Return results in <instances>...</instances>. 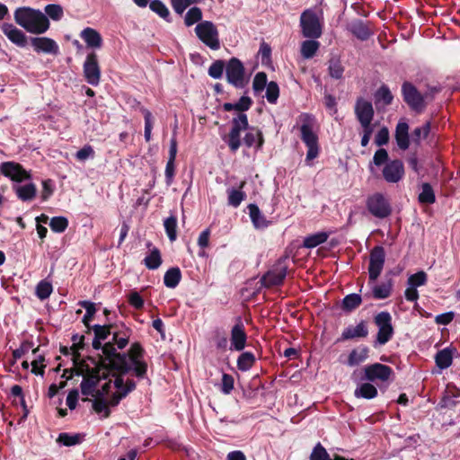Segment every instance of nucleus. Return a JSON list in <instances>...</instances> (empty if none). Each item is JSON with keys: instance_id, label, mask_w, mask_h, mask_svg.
I'll return each instance as SVG.
<instances>
[{"instance_id": "nucleus-7", "label": "nucleus", "mask_w": 460, "mask_h": 460, "mask_svg": "<svg viewBox=\"0 0 460 460\" xmlns=\"http://www.w3.org/2000/svg\"><path fill=\"white\" fill-rule=\"evenodd\" d=\"M248 128V119L243 113L239 112L232 121V128L227 137L226 142L233 152H235L241 146V132Z\"/></svg>"}, {"instance_id": "nucleus-1", "label": "nucleus", "mask_w": 460, "mask_h": 460, "mask_svg": "<svg viewBox=\"0 0 460 460\" xmlns=\"http://www.w3.org/2000/svg\"><path fill=\"white\" fill-rule=\"evenodd\" d=\"M110 365L111 371H107L94 360L88 359L77 367V376H83L81 392L93 398V408L102 418H108L110 407L117 406L136 388L132 379L125 378L128 367L124 357L118 356Z\"/></svg>"}, {"instance_id": "nucleus-11", "label": "nucleus", "mask_w": 460, "mask_h": 460, "mask_svg": "<svg viewBox=\"0 0 460 460\" xmlns=\"http://www.w3.org/2000/svg\"><path fill=\"white\" fill-rule=\"evenodd\" d=\"M226 73L230 84L236 87L244 85V67L239 59L236 58H231L226 66Z\"/></svg>"}, {"instance_id": "nucleus-29", "label": "nucleus", "mask_w": 460, "mask_h": 460, "mask_svg": "<svg viewBox=\"0 0 460 460\" xmlns=\"http://www.w3.org/2000/svg\"><path fill=\"white\" fill-rule=\"evenodd\" d=\"M354 395L357 398L373 399L377 395L376 387L370 383H362L354 391Z\"/></svg>"}, {"instance_id": "nucleus-10", "label": "nucleus", "mask_w": 460, "mask_h": 460, "mask_svg": "<svg viewBox=\"0 0 460 460\" xmlns=\"http://www.w3.org/2000/svg\"><path fill=\"white\" fill-rule=\"evenodd\" d=\"M143 349L140 347L139 344H133L129 349L128 356L131 363V367H128V361L126 360L128 370L132 368L135 372L136 376L138 378H144L146 371H147V365L146 362L141 360ZM128 372V371H127ZM127 374H125V378H128L127 376Z\"/></svg>"}, {"instance_id": "nucleus-47", "label": "nucleus", "mask_w": 460, "mask_h": 460, "mask_svg": "<svg viewBox=\"0 0 460 460\" xmlns=\"http://www.w3.org/2000/svg\"><path fill=\"white\" fill-rule=\"evenodd\" d=\"M202 18L201 10L199 7L190 8L184 18L185 24L187 26H191L195 22H198Z\"/></svg>"}, {"instance_id": "nucleus-6", "label": "nucleus", "mask_w": 460, "mask_h": 460, "mask_svg": "<svg viewBox=\"0 0 460 460\" xmlns=\"http://www.w3.org/2000/svg\"><path fill=\"white\" fill-rule=\"evenodd\" d=\"M195 32L198 38L211 49L217 50L220 48L218 31L215 24L209 21L199 22Z\"/></svg>"}, {"instance_id": "nucleus-52", "label": "nucleus", "mask_w": 460, "mask_h": 460, "mask_svg": "<svg viewBox=\"0 0 460 460\" xmlns=\"http://www.w3.org/2000/svg\"><path fill=\"white\" fill-rule=\"evenodd\" d=\"M150 9L157 13L160 17L165 19L169 16V10L165 4L160 0H154L149 4Z\"/></svg>"}, {"instance_id": "nucleus-54", "label": "nucleus", "mask_w": 460, "mask_h": 460, "mask_svg": "<svg viewBox=\"0 0 460 460\" xmlns=\"http://www.w3.org/2000/svg\"><path fill=\"white\" fill-rule=\"evenodd\" d=\"M45 12L55 21L60 20L63 16V8L58 4H48L45 7Z\"/></svg>"}, {"instance_id": "nucleus-3", "label": "nucleus", "mask_w": 460, "mask_h": 460, "mask_svg": "<svg viewBox=\"0 0 460 460\" xmlns=\"http://www.w3.org/2000/svg\"><path fill=\"white\" fill-rule=\"evenodd\" d=\"M302 34L305 38L318 39L323 33L322 13L312 9L305 10L300 16Z\"/></svg>"}, {"instance_id": "nucleus-5", "label": "nucleus", "mask_w": 460, "mask_h": 460, "mask_svg": "<svg viewBox=\"0 0 460 460\" xmlns=\"http://www.w3.org/2000/svg\"><path fill=\"white\" fill-rule=\"evenodd\" d=\"M102 341H101V340H99L98 338L95 337L94 340L93 341V347L95 349H102L103 354L106 356V358L103 359L102 362L97 361L93 358H87L82 359L80 361L75 360V367H74L73 371L75 372V375H77V367L82 362H84L85 360H88V359H93V360H94L98 364V366L100 367H105V369H107V371H111V367L110 365L111 361H112L118 356L124 357L126 358V355H124V354L121 355L119 353H116V349L114 348V345L111 342H107L104 345H102Z\"/></svg>"}, {"instance_id": "nucleus-56", "label": "nucleus", "mask_w": 460, "mask_h": 460, "mask_svg": "<svg viewBox=\"0 0 460 460\" xmlns=\"http://www.w3.org/2000/svg\"><path fill=\"white\" fill-rule=\"evenodd\" d=\"M224 66V62L221 60L214 62L208 68V75L215 79L220 78L223 75Z\"/></svg>"}, {"instance_id": "nucleus-58", "label": "nucleus", "mask_w": 460, "mask_h": 460, "mask_svg": "<svg viewBox=\"0 0 460 460\" xmlns=\"http://www.w3.org/2000/svg\"><path fill=\"white\" fill-rule=\"evenodd\" d=\"M430 131V123L427 122L422 127L417 128L413 131V140L415 142H420L421 138H425L428 137Z\"/></svg>"}, {"instance_id": "nucleus-51", "label": "nucleus", "mask_w": 460, "mask_h": 460, "mask_svg": "<svg viewBox=\"0 0 460 460\" xmlns=\"http://www.w3.org/2000/svg\"><path fill=\"white\" fill-rule=\"evenodd\" d=\"M68 222L66 217H55L50 220L49 226L52 231L62 233L67 227Z\"/></svg>"}, {"instance_id": "nucleus-37", "label": "nucleus", "mask_w": 460, "mask_h": 460, "mask_svg": "<svg viewBox=\"0 0 460 460\" xmlns=\"http://www.w3.org/2000/svg\"><path fill=\"white\" fill-rule=\"evenodd\" d=\"M320 48V43L315 40H305L301 44V55L304 58H312Z\"/></svg>"}, {"instance_id": "nucleus-27", "label": "nucleus", "mask_w": 460, "mask_h": 460, "mask_svg": "<svg viewBox=\"0 0 460 460\" xmlns=\"http://www.w3.org/2000/svg\"><path fill=\"white\" fill-rule=\"evenodd\" d=\"M13 190L17 197L22 201H30L33 199L37 193V188L34 183L17 185L13 187Z\"/></svg>"}, {"instance_id": "nucleus-38", "label": "nucleus", "mask_w": 460, "mask_h": 460, "mask_svg": "<svg viewBox=\"0 0 460 460\" xmlns=\"http://www.w3.org/2000/svg\"><path fill=\"white\" fill-rule=\"evenodd\" d=\"M254 361L255 357L252 352H243L237 359V367L242 371H247L252 367Z\"/></svg>"}, {"instance_id": "nucleus-43", "label": "nucleus", "mask_w": 460, "mask_h": 460, "mask_svg": "<svg viewBox=\"0 0 460 460\" xmlns=\"http://www.w3.org/2000/svg\"><path fill=\"white\" fill-rule=\"evenodd\" d=\"M165 232L170 239V241L173 242L177 238V218L173 216L166 218L164 223Z\"/></svg>"}, {"instance_id": "nucleus-17", "label": "nucleus", "mask_w": 460, "mask_h": 460, "mask_svg": "<svg viewBox=\"0 0 460 460\" xmlns=\"http://www.w3.org/2000/svg\"><path fill=\"white\" fill-rule=\"evenodd\" d=\"M246 333L244 331V326L241 321L235 323L231 330V348L230 349H234L237 351H241L244 349L246 345Z\"/></svg>"}, {"instance_id": "nucleus-45", "label": "nucleus", "mask_w": 460, "mask_h": 460, "mask_svg": "<svg viewBox=\"0 0 460 460\" xmlns=\"http://www.w3.org/2000/svg\"><path fill=\"white\" fill-rule=\"evenodd\" d=\"M361 296L358 294H350L344 297L342 301L343 308L348 311H352L361 304Z\"/></svg>"}, {"instance_id": "nucleus-33", "label": "nucleus", "mask_w": 460, "mask_h": 460, "mask_svg": "<svg viewBox=\"0 0 460 460\" xmlns=\"http://www.w3.org/2000/svg\"><path fill=\"white\" fill-rule=\"evenodd\" d=\"M368 357V349L366 347L353 349L348 359V364L351 367L364 362Z\"/></svg>"}, {"instance_id": "nucleus-50", "label": "nucleus", "mask_w": 460, "mask_h": 460, "mask_svg": "<svg viewBox=\"0 0 460 460\" xmlns=\"http://www.w3.org/2000/svg\"><path fill=\"white\" fill-rule=\"evenodd\" d=\"M142 113L145 118V139L146 142H149L151 140V132L153 128V116L146 109H142Z\"/></svg>"}, {"instance_id": "nucleus-12", "label": "nucleus", "mask_w": 460, "mask_h": 460, "mask_svg": "<svg viewBox=\"0 0 460 460\" xmlns=\"http://www.w3.org/2000/svg\"><path fill=\"white\" fill-rule=\"evenodd\" d=\"M84 75L88 84L96 86L100 83L101 69L97 55L93 52L87 55L84 64Z\"/></svg>"}, {"instance_id": "nucleus-20", "label": "nucleus", "mask_w": 460, "mask_h": 460, "mask_svg": "<svg viewBox=\"0 0 460 460\" xmlns=\"http://www.w3.org/2000/svg\"><path fill=\"white\" fill-rule=\"evenodd\" d=\"M355 112L359 122L372 121L374 117L372 103L362 98L357 101Z\"/></svg>"}, {"instance_id": "nucleus-19", "label": "nucleus", "mask_w": 460, "mask_h": 460, "mask_svg": "<svg viewBox=\"0 0 460 460\" xmlns=\"http://www.w3.org/2000/svg\"><path fill=\"white\" fill-rule=\"evenodd\" d=\"M348 30L358 40H366L372 35V30L367 22L360 19L352 20L348 24Z\"/></svg>"}, {"instance_id": "nucleus-4", "label": "nucleus", "mask_w": 460, "mask_h": 460, "mask_svg": "<svg viewBox=\"0 0 460 460\" xmlns=\"http://www.w3.org/2000/svg\"><path fill=\"white\" fill-rule=\"evenodd\" d=\"M301 137L308 150L306 154V161H312L318 156V137L313 131L314 119L309 114H302Z\"/></svg>"}, {"instance_id": "nucleus-42", "label": "nucleus", "mask_w": 460, "mask_h": 460, "mask_svg": "<svg viewBox=\"0 0 460 460\" xmlns=\"http://www.w3.org/2000/svg\"><path fill=\"white\" fill-rule=\"evenodd\" d=\"M329 75L334 79H341L342 77L344 68L341 61L337 58H332L329 61Z\"/></svg>"}, {"instance_id": "nucleus-53", "label": "nucleus", "mask_w": 460, "mask_h": 460, "mask_svg": "<svg viewBox=\"0 0 460 460\" xmlns=\"http://www.w3.org/2000/svg\"><path fill=\"white\" fill-rule=\"evenodd\" d=\"M427 281V274L424 271H419L413 275H411L408 279V286L418 287L423 286Z\"/></svg>"}, {"instance_id": "nucleus-40", "label": "nucleus", "mask_w": 460, "mask_h": 460, "mask_svg": "<svg viewBox=\"0 0 460 460\" xmlns=\"http://www.w3.org/2000/svg\"><path fill=\"white\" fill-rule=\"evenodd\" d=\"M434 191L429 183H423L421 186V192L419 194V200L420 203L432 204L435 202Z\"/></svg>"}, {"instance_id": "nucleus-41", "label": "nucleus", "mask_w": 460, "mask_h": 460, "mask_svg": "<svg viewBox=\"0 0 460 460\" xmlns=\"http://www.w3.org/2000/svg\"><path fill=\"white\" fill-rule=\"evenodd\" d=\"M52 291V285L47 280H41L36 287V296L40 300L48 298L51 295Z\"/></svg>"}, {"instance_id": "nucleus-63", "label": "nucleus", "mask_w": 460, "mask_h": 460, "mask_svg": "<svg viewBox=\"0 0 460 460\" xmlns=\"http://www.w3.org/2000/svg\"><path fill=\"white\" fill-rule=\"evenodd\" d=\"M128 302L137 309H140L144 305V300L137 292L130 293Z\"/></svg>"}, {"instance_id": "nucleus-23", "label": "nucleus", "mask_w": 460, "mask_h": 460, "mask_svg": "<svg viewBox=\"0 0 460 460\" xmlns=\"http://www.w3.org/2000/svg\"><path fill=\"white\" fill-rule=\"evenodd\" d=\"M80 37L84 40L87 47L92 49H101L102 46V38L101 34L94 29L87 27L84 29Z\"/></svg>"}, {"instance_id": "nucleus-9", "label": "nucleus", "mask_w": 460, "mask_h": 460, "mask_svg": "<svg viewBox=\"0 0 460 460\" xmlns=\"http://www.w3.org/2000/svg\"><path fill=\"white\" fill-rule=\"evenodd\" d=\"M367 207L368 211L378 218L387 217L392 212L389 201L380 193L371 195L367 200Z\"/></svg>"}, {"instance_id": "nucleus-57", "label": "nucleus", "mask_w": 460, "mask_h": 460, "mask_svg": "<svg viewBox=\"0 0 460 460\" xmlns=\"http://www.w3.org/2000/svg\"><path fill=\"white\" fill-rule=\"evenodd\" d=\"M80 305L86 311V314L84 316V323L88 324V322L92 320L95 314V305L90 301H82L80 302Z\"/></svg>"}, {"instance_id": "nucleus-39", "label": "nucleus", "mask_w": 460, "mask_h": 460, "mask_svg": "<svg viewBox=\"0 0 460 460\" xmlns=\"http://www.w3.org/2000/svg\"><path fill=\"white\" fill-rule=\"evenodd\" d=\"M327 238H328V235L325 233H323V232L317 233V234H312L310 236H307L304 240V245L306 248H314L317 245L323 243L327 240Z\"/></svg>"}, {"instance_id": "nucleus-59", "label": "nucleus", "mask_w": 460, "mask_h": 460, "mask_svg": "<svg viewBox=\"0 0 460 460\" xmlns=\"http://www.w3.org/2000/svg\"><path fill=\"white\" fill-rule=\"evenodd\" d=\"M234 389V378L228 374H224L222 376L221 391L225 394H229Z\"/></svg>"}, {"instance_id": "nucleus-62", "label": "nucleus", "mask_w": 460, "mask_h": 460, "mask_svg": "<svg viewBox=\"0 0 460 460\" xmlns=\"http://www.w3.org/2000/svg\"><path fill=\"white\" fill-rule=\"evenodd\" d=\"M191 4H193L191 0H172V7L179 14H181Z\"/></svg>"}, {"instance_id": "nucleus-44", "label": "nucleus", "mask_w": 460, "mask_h": 460, "mask_svg": "<svg viewBox=\"0 0 460 460\" xmlns=\"http://www.w3.org/2000/svg\"><path fill=\"white\" fill-rule=\"evenodd\" d=\"M57 442L66 447L77 445L81 442V436L79 434L69 435L67 433L59 434Z\"/></svg>"}, {"instance_id": "nucleus-36", "label": "nucleus", "mask_w": 460, "mask_h": 460, "mask_svg": "<svg viewBox=\"0 0 460 460\" xmlns=\"http://www.w3.org/2000/svg\"><path fill=\"white\" fill-rule=\"evenodd\" d=\"M375 99L376 106H386L392 102L393 95L390 90L386 86L383 85L376 91Z\"/></svg>"}, {"instance_id": "nucleus-25", "label": "nucleus", "mask_w": 460, "mask_h": 460, "mask_svg": "<svg viewBox=\"0 0 460 460\" xmlns=\"http://www.w3.org/2000/svg\"><path fill=\"white\" fill-rule=\"evenodd\" d=\"M287 275L286 268L281 266L276 270L269 271L262 278V283L266 287L277 286L282 283Z\"/></svg>"}, {"instance_id": "nucleus-49", "label": "nucleus", "mask_w": 460, "mask_h": 460, "mask_svg": "<svg viewBox=\"0 0 460 460\" xmlns=\"http://www.w3.org/2000/svg\"><path fill=\"white\" fill-rule=\"evenodd\" d=\"M279 96V88L277 83L270 82L266 87V99L270 103H276Z\"/></svg>"}, {"instance_id": "nucleus-35", "label": "nucleus", "mask_w": 460, "mask_h": 460, "mask_svg": "<svg viewBox=\"0 0 460 460\" xmlns=\"http://www.w3.org/2000/svg\"><path fill=\"white\" fill-rule=\"evenodd\" d=\"M181 279V274L179 268H172L165 272L164 282L167 288H174L179 284Z\"/></svg>"}, {"instance_id": "nucleus-21", "label": "nucleus", "mask_w": 460, "mask_h": 460, "mask_svg": "<svg viewBox=\"0 0 460 460\" xmlns=\"http://www.w3.org/2000/svg\"><path fill=\"white\" fill-rule=\"evenodd\" d=\"M31 45L37 52H43L48 54H57L58 52V44L51 39L41 37L33 38Z\"/></svg>"}, {"instance_id": "nucleus-26", "label": "nucleus", "mask_w": 460, "mask_h": 460, "mask_svg": "<svg viewBox=\"0 0 460 460\" xmlns=\"http://www.w3.org/2000/svg\"><path fill=\"white\" fill-rule=\"evenodd\" d=\"M367 333H368V330H367V324L364 322H361L355 326L350 325V326L347 327L343 331V332L341 334V338H342V340L364 338L367 335Z\"/></svg>"}, {"instance_id": "nucleus-55", "label": "nucleus", "mask_w": 460, "mask_h": 460, "mask_svg": "<svg viewBox=\"0 0 460 460\" xmlns=\"http://www.w3.org/2000/svg\"><path fill=\"white\" fill-rule=\"evenodd\" d=\"M75 157L78 161L84 162L94 157V150L91 146L86 145L76 152Z\"/></svg>"}, {"instance_id": "nucleus-22", "label": "nucleus", "mask_w": 460, "mask_h": 460, "mask_svg": "<svg viewBox=\"0 0 460 460\" xmlns=\"http://www.w3.org/2000/svg\"><path fill=\"white\" fill-rule=\"evenodd\" d=\"M4 34L14 44L23 47L26 44L25 34L15 26L10 23H4L2 25Z\"/></svg>"}, {"instance_id": "nucleus-61", "label": "nucleus", "mask_w": 460, "mask_h": 460, "mask_svg": "<svg viewBox=\"0 0 460 460\" xmlns=\"http://www.w3.org/2000/svg\"><path fill=\"white\" fill-rule=\"evenodd\" d=\"M389 140V131L388 128L384 127L382 128L376 134L375 142L377 146H384Z\"/></svg>"}, {"instance_id": "nucleus-24", "label": "nucleus", "mask_w": 460, "mask_h": 460, "mask_svg": "<svg viewBox=\"0 0 460 460\" xmlns=\"http://www.w3.org/2000/svg\"><path fill=\"white\" fill-rule=\"evenodd\" d=\"M395 140L397 146L402 150H406L410 146L409 126L403 120L399 121L396 126Z\"/></svg>"}, {"instance_id": "nucleus-30", "label": "nucleus", "mask_w": 460, "mask_h": 460, "mask_svg": "<svg viewBox=\"0 0 460 460\" xmlns=\"http://www.w3.org/2000/svg\"><path fill=\"white\" fill-rule=\"evenodd\" d=\"M246 181H241L239 185V189H229L227 190L228 194V204L234 208H237L241 202L245 199L246 195L242 190V189L245 186Z\"/></svg>"}, {"instance_id": "nucleus-31", "label": "nucleus", "mask_w": 460, "mask_h": 460, "mask_svg": "<svg viewBox=\"0 0 460 460\" xmlns=\"http://www.w3.org/2000/svg\"><path fill=\"white\" fill-rule=\"evenodd\" d=\"M437 366L445 369L451 366L453 360V350L449 348H446L439 350L435 357Z\"/></svg>"}, {"instance_id": "nucleus-46", "label": "nucleus", "mask_w": 460, "mask_h": 460, "mask_svg": "<svg viewBox=\"0 0 460 460\" xmlns=\"http://www.w3.org/2000/svg\"><path fill=\"white\" fill-rule=\"evenodd\" d=\"M267 75L264 72L255 75L252 82V88L255 93H261L268 85Z\"/></svg>"}, {"instance_id": "nucleus-15", "label": "nucleus", "mask_w": 460, "mask_h": 460, "mask_svg": "<svg viewBox=\"0 0 460 460\" xmlns=\"http://www.w3.org/2000/svg\"><path fill=\"white\" fill-rule=\"evenodd\" d=\"M0 170L5 177L18 182L31 178V174L21 164L14 162L2 163Z\"/></svg>"}, {"instance_id": "nucleus-14", "label": "nucleus", "mask_w": 460, "mask_h": 460, "mask_svg": "<svg viewBox=\"0 0 460 460\" xmlns=\"http://www.w3.org/2000/svg\"><path fill=\"white\" fill-rule=\"evenodd\" d=\"M385 263V252L382 247H375L370 253L368 274L370 282H375L379 277Z\"/></svg>"}, {"instance_id": "nucleus-13", "label": "nucleus", "mask_w": 460, "mask_h": 460, "mask_svg": "<svg viewBox=\"0 0 460 460\" xmlns=\"http://www.w3.org/2000/svg\"><path fill=\"white\" fill-rule=\"evenodd\" d=\"M364 373L366 379L371 382L387 381L390 376L393 375V369L380 363H375L372 365H368L364 368Z\"/></svg>"}, {"instance_id": "nucleus-16", "label": "nucleus", "mask_w": 460, "mask_h": 460, "mask_svg": "<svg viewBox=\"0 0 460 460\" xmlns=\"http://www.w3.org/2000/svg\"><path fill=\"white\" fill-rule=\"evenodd\" d=\"M402 93L407 104L416 111H421L424 108L423 98L411 84L402 85Z\"/></svg>"}, {"instance_id": "nucleus-18", "label": "nucleus", "mask_w": 460, "mask_h": 460, "mask_svg": "<svg viewBox=\"0 0 460 460\" xmlns=\"http://www.w3.org/2000/svg\"><path fill=\"white\" fill-rule=\"evenodd\" d=\"M403 173V164L399 160H394L387 164L383 171L384 177L388 182L399 181Z\"/></svg>"}, {"instance_id": "nucleus-8", "label": "nucleus", "mask_w": 460, "mask_h": 460, "mask_svg": "<svg viewBox=\"0 0 460 460\" xmlns=\"http://www.w3.org/2000/svg\"><path fill=\"white\" fill-rule=\"evenodd\" d=\"M375 323L378 327L376 341L384 345L390 341L394 334L392 316L388 312H381L375 316Z\"/></svg>"}, {"instance_id": "nucleus-32", "label": "nucleus", "mask_w": 460, "mask_h": 460, "mask_svg": "<svg viewBox=\"0 0 460 460\" xmlns=\"http://www.w3.org/2000/svg\"><path fill=\"white\" fill-rule=\"evenodd\" d=\"M244 143L249 147L256 146V147L260 149L263 145L261 132L254 128H250L249 132H247L244 137Z\"/></svg>"}, {"instance_id": "nucleus-34", "label": "nucleus", "mask_w": 460, "mask_h": 460, "mask_svg": "<svg viewBox=\"0 0 460 460\" xmlns=\"http://www.w3.org/2000/svg\"><path fill=\"white\" fill-rule=\"evenodd\" d=\"M248 208L250 217L256 228H264L268 226L264 216L261 213L259 208L256 205L251 204L249 205Z\"/></svg>"}, {"instance_id": "nucleus-2", "label": "nucleus", "mask_w": 460, "mask_h": 460, "mask_svg": "<svg viewBox=\"0 0 460 460\" xmlns=\"http://www.w3.org/2000/svg\"><path fill=\"white\" fill-rule=\"evenodd\" d=\"M14 21L27 31L41 34L49 28L48 17L40 10L30 7H20L14 12Z\"/></svg>"}, {"instance_id": "nucleus-60", "label": "nucleus", "mask_w": 460, "mask_h": 460, "mask_svg": "<svg viewBox=\"0 0 460 460\" xmlns=\"http://www.w3.org/2000/svg\"><path fill=\"white\" fill-rule=\"evenodd\" d=\"M93 331L96 338L104 341L111 333V325H95Z\"/></svg>"}, {"instance_id": "nucleus-48", "label": "nucleus", "mask_w": 460, "mask_h": 460, "mask_svg": "<svg viewBox=\"0 0 460 460\" xmlns=\"http://www.w3.org/2000/svg\"><path fill=\"white\" fill-rule=\"evenodd\" d=\"M161 256L157 250L152 251V252L145 259V264L150 270L157 269L161 265Z\"/></svg>"}, {"instance_id": "nucleus-28", "label": "nucleus", "mask_w": 460, "mask_h": 460, "mask_svg": "<svg viewBox=\"0 0 460 460\" xmlns=\"http://www.w3.org/2000/svg\"><path fill=\"white\" fill-rule=\"evenodd\" d=\"M369 285L371 286L373 296L376 299H385L391 295L393 287L391 279L379 285H376L374 282L369 281Z\"/></svg>"}, {"instance_id": "nucleus-64", "label": "nucleus", "mask_w": 460, "mask_h": 460, "mask_svg": "<svg viewBox=\"0 0 460 460\" xmlns=\"http://www.w3.org/2000/svg\"><path fill=\"white\" fill-rule=\"evenodd\" d=\"M454 316H455V314L453 312L441 314H438L436 316L435 322L438 324L447 325L453 321Z\"/></svg>"}]
</instances>
